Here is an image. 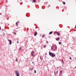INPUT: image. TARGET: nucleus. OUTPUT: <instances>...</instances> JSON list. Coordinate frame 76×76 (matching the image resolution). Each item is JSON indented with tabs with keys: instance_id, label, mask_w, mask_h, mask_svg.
<instances>
[{
	"instance_id": "obj_2",
	"label": "nucleus",
	"mask_w": 76,
	"mask_h": 76,
	"mask_svg": "<svg viewBox=\"0 0 76 76\" xmlns=\"http://www.w3.org/2000/svg\"><path fill=\"white\" fill-rule=\"evenodd\" d=\"M34 51H32V52L31 53V56H33L34 57H35V55H34Z\"/></svg>"
},
{
	"instance_id": "obj_1",
	"label": "nucleus",
	"mask_w": 76,
	"mask_h": 76,
	"mask_svg": "<svg viewBox=\"0 0 76 76\" xmlns=\"http://www.w3.org/2000/svg\"><path fill=\"white\" fill-rule=\"evenodd\" d=\"M15 72L16 76H20V73L18 71L15 70Z\"/></svg>"
},
{
	"instance_id": "obj_6",
	"label": "nucleus",
	"mask_w": 76,
	"mask_h": 76,
	"mask_svg": "<svg viewBox=\"0 0 76 76\" xmlns=\"http://www.w3.org/2000/svg\"><path fill=\"white\" fill-rule=\"evenodd\" d=\"M37 32H36L34 34V35H35V36H37Z\"/></svg>"
},
{
	"instance_id": "obj_11",
	"label": "nucleus",
	"mask_w": 76,
	"mask_h": 76,
	"mask_svg": "<svg viewBox=\"0 0 76 76\" xmlns=\"http://www.w3.org/2000/svg\"><path fill=\"white\" fill-rule=\"evenodd\" d=\"M51 49L52 50H53L54 49V47H53V46H52L51 48Z\"/></svg>"
},
{
	"instance_id": "obj_10",
	"label": "nucleus",
	"mask_w": 76,
	"mask_h": 76,
	"mask_svg": "<svg viewBox=\"0 0 76 76\" xmlns=\"http://www.w3.org/2000/svg\"><path fill=\"white\" fill-rule=\"evenodd\" d=\"M62 64H64V61H63V60H62Z\"/></svg>"
},
{
	"instance_id": "obj_20",
	"label": "nucleus",
	"mask_w": 76,
	"mask_h": 76,
	"mask_svg": "<svg viewBox=\"0 0 76 76\" xmlns=\"http://www.w3.org/2000/svg\"><path fill=\"white\" fill-rule=\"evenodd\" d=\"M44 35H43L42 36V38H44Z\"/></svg>"
},
{
	"instance_id": "obj_24",
	"label": "nucleus",
	"mask_w": 76,
	"mask_h": 76,
	"mask_svg": "<svg viewBox=\"0 0 76 76\" xmlns=\"http://www.w3.org/2000/svg\"><path fill=\"white\" fill-rule=\"evenodd\" d=\"M54 74H55V76H56V72H54Z\"/></svg>"
},
{
	"instance_id": "obj_14",
	"label": "nucleus",
	"mask_w": 76,
	"mask_h": 76,
	"mask_svg": "<svg viewBox=\"0 0 76 76\" xmlns=\"http://www.w3.org/2000/svg\"><path fill=\"white\" fill-rule=\"evenodd\" d=\"M18 22H18L16 23V25H18Z\"/></svg>"
},
{
	"instance_id": "obj_12",
	"label": "nucleus",
	"mask_w": 76,
	"mask_h": 76,
	"mask_svg": "<svg viewBox=\"0 0 76 76\" xmlns=\"http://www.w3.org/2000/svg\"><path fill=\"white\" fill-rule=\"evenodd\" d=\"M63 4H66V3H65V2H63Z\"/></svg>"
},
{
	"instance_id": "obj_34",
	"label": "nucleus",
	"mask_w": 76,
	"mask_h": 76,
	"mask_svg": "<svg viewBox=\"0 0 76 76\" xmlns=\"http://www.w3.org/2000/svg\"><path fill=\"white\" fill-rule=\"evenodd\" d=\"M0 15H1V13H0Z\"/></svg>"
},
{
	"instance_id": "obj_18",
	"label": "nucleus",
	"mask_w": 76,
	"mask_h": 76,
	"mask_svg": "<svg viewBox=\"0 0 76 76\" xmlns=\"http://www.w3.org/2000/svg\"><path fill=\"white\" fill-rule=\"evenodd\" d=\"M59 44H60V45H61V42H59Z\"/></svg>"
},
{
	"instance_id": "obj_4",
	"label": "nucleus",
	"mask_w": 76,
	"mask_h": 76,
	"mask_svg": "<svg viewBox=\"0 0 76 76\" xmlns=\"http://www.w3.org/2000/svg\"><path fill=\"white\" fill-rule=\"evenodd\" d=\"M8 41H9L10 42V45H11V44H12V40H8Z\"/></svg>"
},
{
	"instance_id": "obj_8",
	"label": "nucleus",
	"mask_w": 76,
	"mask_h": 76,
	"mask_svg": "<svg viewBox=\"0 0 76 76\" xmlns=\"http://www.w3.org/2000/svg\"><path fill=\"white\" fill-rule=\"evenodd\" d=\"M36 0H33V2H34V3H36Z\"/></svg>"
},
{
	"instance_id": "obj_32",
	"label": "nucleus",
	"mask_w": 76,
	"mask_h": 76,
	"mask_svg": "<svg viewBox=\"0 0 76 76\" xmlns=\"http://www.w3.org/2000/svg\"><path fill=\"white\" fill-rule=\"evenodd\" d=\"M0 30H1V28L0 27Z\"/></svg>"
},
{
	"instance_id": "obj_22",
	"label": "nucleus",
	"mask_w": 76,
	"mask_h": 76,
	"mask_svg": "<svg viewBox=\"0 0 76 76\" xmlns=\"http://www.w3.org/2000/svg\"><path fill=\"white\" fill-rule=\"evenodd\" d=\"M46 47V46L45 45H44V46H43V47H44V48H45V47Z\"/></svg>"
},
{
	"instance_id": "obj_17",
	"label": "nucleus",
	"mask_w": 76,
	"mask_h": 76,
	"mask_svg": "<svg viewBox=\"0 0 76 76\" xmlns=\"http://www.w3.org/2000/svg\"><path fill=\"white\" fill-rule=\"evenodd\" d=\"M19 50H21V48H19Z\"/></svg>"
},
{
	"instance_id": "obj_31",
	"label": "nucleus",
	"mask_w": 76,
	"mask_h": 76,
	"mask_svg": "<svg viewBox=\"0 0 76 76\" xmlns=\"http://www.w3.org/2000/svg\"><path fill=\"white\" fill-rule=\"evenodd\" d=\"M52 46H53V47H54V45H53Z\"/></svg>"
},
{
	"instance_id": "obj_30",
	"label": "nucleus",
	"mask_w": 76,
	"mask_h": 76,
	"mask_svg": "<svg viewBox=\"0 0 76 76\" xmlns=\"http://www.w3.org/2000/svg\"><path fill=\"white\" fill-rule=\"evenodd\" d=\"M27 45H26V46L27 47Z\"/></svg>"
},
{
	"instance_id": "obj_3",
	"label": "nucleus",
	"mask_w": 76,
	"mask_h": 76,
	"mask_svg": "<svg viewBox=\"0 0 76 76\" xmlns=\"http://www.w3.org/2000/svg\"><path fill=\"white\" fill-rule=\"evenodd\" d=\"M51 56L52 57H56V55H55V54L53 53Z\"/></svg>"
},
{
	"instance_id": "obj_21",
	"label": "nucleus",
	"mask_w": 76,
	"mask_h": 76,
	"mask_svg": "<svg viewBox=\"0 0 76 76\" xmlns=\"http://www.w3.org/2000/svg\"><path fill=\"white\" fill-rule=\"evenodd\" d=\"M60 76H61V73H60V74H59Z\"/></svg>"
},
{
	"instance_id": "obj_28",
	"label": "nucleus",
	"mask_w": 76,
	"mask_h": 76,
	"mask_svg": "<svg viewBox=\"0 0 76 76\" xmlns=\"http://www.w3.org/2000/svg\"><path fill=\"white\" fill-rule=\"evenodd\" d=\"M17 43H19V42H18V41H17Z\"/></svg>"
},
{
	"instance_id": "obj_16",
	"label": "nucleus",
	"mask_w": 76,
	"mask_h": 76,
	"mask_svg": "<svg viewBox=\"0 0 76 76\" xmlns=\"http://www.w3.org/2000/svg\"><path fill=\"white\" fill-rule=\"evenodd\" d=\"M15 61H18V59L17 58H16Z\"/></svg>"
},
{
	"instance_id": "obj_13",
	"label": "nucleus",
	"mask_w": 76,
	"mask_h": 76,
	"mask_svg": "<svg viewBox=\"0 0 76 76\" xmlns=\"http://www.w3.org/2000/svg\"><path fill=\"white\" fill-rule=\"evenodd\" d=\"M57 46H55V50H57Z\"/></svg>"
},
{
	"instance_id": "obj_26",
	"label": "nucleus",
	"mask_w": 76,
	"mask_h": 76,
	"mask_svg": "<svg viewBox=\"0 0 76 76\" xmlns=\"http://www.w3.org/2000/svg\"><path fill=\"white\" fill-rule=\"evenodd\" d=\"M14 34H15V35H16V33H14Z\"/></svg>"
},
{
	"instance_id": "obj_25",
	"label": "nucleus",
	"mask_w": 76,
	"mask_h": 76,
	"mask_svg": "<svg viewBox=\"0 0 76 76\" xmlns=\"http://www.w3.org/2000/svg\"><path fill=\"white\" fill-rule=\"evenodd\" d=\"M69 59H70V60H72V58H69Z\"/></svg>"
},
{
	"instance_id": "obj_5",
	"label": "nucleus",
	"mask_w": 76,
	"mask_h": 76,
	"mask_svg": "<svg viewBox=\"0 0 76 76\" xmlns=\"http://www.w3.org/2000/svg\"><path fill=\"white\" fill-rule=\"evenodd\" d=\"M53 53H52L50 52H49V55L50 56H51V55H52V54Z\"/></svg>"
},
{
	"instance_id": "obj_7",
	"label": "nucleus",
	"mask_w": 76,
	"mask_h": 76,
	"mask_svg": "<svg viewBox=\"0 0 76 76\" xmlns=\"http://www.w3.org/2000/svg\"><path fill=\"white\" fill-rule=\"evenodd\" d=\"M59 39H60L59 38H57L56 39V41H58V40H59Z\"/></svg>"
},
{
	"instance_id": "obj_15",
	"label": "nucleus",
	"mask_w": 76,
	"mask_h": 76,
	"mask_svg": "<svg viewBox=\"0 0 76 76\" xmlns=\"http://www.w3.org/2000/svg\"><path fill=\"white\" fill-rule=\"evenodd\" d=\"M63 72V71H60V73H61Z\"/></svg>"
},
{
	"instance_id": "obj_27",
	"label": "nucleus",
	"mask_w": 76,
	"mask_h": 76,
	"mask_svg": "<svg viewBox=\"0 0 76 76\" xmlns=\"http://www.w3.org/2000/svg\"><path fill=\"white\" fill-rule=\"evenodd\" d=\"M56 73H57V74L58 73V71H56Z\"/></svg>"
},
{
	"instance_id": "obj_36",
	"label": "nucleus",
	"mask_w": 76,
	"mask_h": 76,
	"mask_svg": "<svg viewBox=\"0 0 76 76\" xmlns=\"http://www.w3.org/2000/svg\"><path fill=\"white\" fill-rule=\"evenodd\" d=\"M32 63H33V62H32Z\"/></svg>"
},
{
	"instance_id": "obj_9",
	"label": "nucleus",
	"mask_w": 76,
	"mask_h": 76,
	"mask_svg": "<svg viewBox=\"0 0 76 76\" xmlns=\"http://www.w3.org/2000/svg\"><path fill=\"white\" fill-rule=\"evenodd\" d=\"M52 33H53V32L52 31L50 32H49V34L50 35H51V34H52Z\"/></svg>"
},
{
	"instance_id": "obj_35",
	"label": "nucleus",
	"mask_w": 76,
	"mask_h": 76,
	"mask_svg": "<svg viewBox=\"0 0 76 76\" xmlns=\"http://www.w3.org/2000/svg\"><path fill=\"white\" fill-rule=\"evenodd\" d=\"M20 1H22V0H20Z\"/></svg>"
},
{
	"instance_id": "obj_33",
	"label": "nucleus",
	"mask_w": 76,
	"mask_h": 76,
	"mask_svg": "<svg viewBox=\"0 0 76 76\" xmlns=\"http://www.w3.org/2000/svg\"><path fill=\"white\" fill-rule=\"evenodd\" d=\"M47 43L48 44V41H47Z\"/></svg>"
},
{
	"instance_id": "obj_19",
	"label": "nucleus",
	"mask_w": 76,
	"mask_h": 76,
	"mask_svg": "<svg viewBox=\"0 0 76 76\" xmlns=\"http://www.w3.org/2000/svg\"><path fill=\"white\" fill-rule=\"evenodd\" d=\"M57 33L58 35L59 36V35H60V34L58 33Z\"/></svg>"
},
{
	"instance_id": "obj_23",
	"label": "nucleus",
	"mask_w": 76,
	"mask_h": 76,
	"mask_svg": "<svg viewBox=\"0 0 76 76\" xmlns=\"http://www.w3.org/2000/svg\"><path fill=\"white\" fill-rule=\"evenodd\" d=\"M34 73H36V70H35V71H34Z\"/></svg>"
},
{
	"instance_id": "obj_29",
	"label": "nucleus",
	"mask_w": 76,
	"mask_h": 76,
	"mask_svg": "<svg viewBox=\"0 0 76 76\" xmlns=\"http://www.w3.org/2000/svg\"><path fill=\"white\" fill-rule=\"evenodd\" d=\"M54 33H57L55 31V32H54Z\"/></svg>"
}]
</instances>
